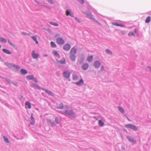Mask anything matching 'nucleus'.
I'll return each mask as SVG.
<instances>
[{
  "instance_id": "15",
  "label": "nucleus",
  "mask_w": 151,
  "mask_h": 151,
  "mask_svg": "<svg viewBox=\"0 0 151 151\" xmlns=\"http://www.w3.org/2000/svg\"><path fill=\"white\" fill-rule=\"evenodd\" d=\"M88 67V65L87 63L84 64L82 66V68L84 70L87 69Z\"/></svg>"
},
{
  "instance_id": "22",
  "label": "nucleus",
  "mask_w": 151,
  "mask_h": 151,
  "mask_svg": "<svg viewBox=\"0 0 151 151\" xmlns=\"http://www.w3.org/2000/svg\"><path fill=\"white\" fill-rule=\"evenodd\" d=\"M7 65L10 69H13L14 64L11 63H8Z\"/></svg>"
},
{
  "instance_id": "35",
  "label": "nucleus",
  "mask_w": 151,
  "mask_h": 151,
  "mask_svg": "<svg viewBox=\"0 0 151 151\" xmlns=\"http://www.w3.org/2000/svg\"><path fill=\"white\" fill-rule=\"evenodd\" d=\"M106 52L107 53L110 54H112V52L109 49H106Z\"/></svg>"
},
{
  "instance_id": "33",
  "label": "nucleus",
  "mask_w": 151,
  "mask_h": 151,
  "mask_svg": "<svg viewBox=\"0 0 151 151\" xmlns=\"http://www.w3.org/2000/svg\"><path fill=\"white\" fill-rule=\"evenodd\" d=\"M13 67V69L14 68L16 69H19L20 68V66L15 65H14V67Z\"/></svg>"
},
{
  "instance_id": "25",
  "label": "nucleus",
  "mask_w": 151,
  "mask_h": 151,
  "mask_svg": "<svg viewBox=\"0 0 151 151\" xmlns=\"http://www.w3.org/2000/svg\"><path fill=\"white\" fill-rule=\"evenodd\" d=\"M99 125L101 127H102L104 125V123L102 122L101 120H100L99 122Z\"/></svg>"
},
{
  "instance_id": "8",
  "label": "nucleus",
  "mask_w": 151,
  "mask_h": 151,
  "mask_svg": "<svg viewBox=\"0 0 151 151\" xmlns=\"http://www.w3.org/2000/svg\"><path fill=\"white\" fill-rule=\"evenodd\" d=\"M32 58L34 59H37L38 57V55L37 54H35L34 50L32 51Z\"/></svg>"
},
{
  "instance_id": "17",
  "label": "nucleus",
  "mask_w": 151,
  "mask_h": 151,
  "mask_svg": "<svg viewBox=\"0 0 151 151\" xmlns=\"http://www.w3.org/2000/svg\"><path fill=\"white\" fill-rule=\"evenodd\" d=\"M30 37L34 41H35V43L37 44H38V42L37 41L36 37H35L34 36H30Z\"/></svg>"
},
{
  "instance_id": "3",
  "label": "nucleus",
  "mask_w": 151,
  "mask_h": 151,
  "mask_svg": "<svg viewBox=\"0 0 151 151\" xmlns=\"http://www.w3.org/2000/svg\"><path fill=\"white\" fill-rule=\"evenodd\" d=\"M63 75L65 78H68L70 76V73L68 71L66 70L63 73Z\"/></svg>"
},
{
  "instance_id": "29",
  "label": "nucleus",
  "mask_w": 151,
  "mask_h": 151,
  "mask_svg": "<svg viewBox=\"0 0 151 151\" xmlns=\"http://www.w3.org/2000/svg\"><path fill=\"white\" fill-rule=\"evenodd\" d=\"M3 138H4V140L7 143H9V139H8V138H7L5 136H3Z\"/></svg>"
},
{
  "instance_id": "32",
  "label": "nucleus",
  "mask_w": 151,
  "mask_h": 151,
  "mask_svg": "<svg viewBox=\"0 0 151 151\" xmlns=\"http://www.w3.org/2000/svg\"><path fill=\"white\" fill-rule=\"evenodd\" d=\"M45 92L47 93L49 95H52V92L51 91H49L47 89H46V90H45Z\"/></svg>"
},
{
  "instance_id": "1",
  "label": "nucleus",
  "mask_w": 151,
  "mask_h": 151,
  "mask_svg": "<svg viewBox=\"0 0 151 151\" xmlns=\"http://www.w3.org/2000/svg\"><path fill=\"white\" fill-rule=\"evenodd\" d=\"M61 113L64 115L70 116L73 118H74L75 117V114L72 110H69L68 109H67L64 111L61 112Z\"/></svg>"
},
{
  "instance_id": "23",
  "label": "nucleus",
  "mask_w": 151,
  "mask_h": 151,
  "mask_svg": "<svg viewBox=\"0 0 151 151\" xmlns=\"http://www.w3.org/2000/svg\"><path fill=\"white\" fill-rule=\"evenodd\" d=\"M151 20L150 17V16L148 17L145 20V22L146 23H148Z\"/></svg>"
},
{
  "instance_id": "20",
  "label": "nucleus",
  "mask_w": 151,
  "mask_h": 151,
  "mask_svg": "<svg viewBox=\"0 0 151 151\" xmlns=\"http://www.w3.org/2000/svg\"><path fill=\"white\" fill-rule=\"evenodd\" d=\"M21 72L22 74L24 75L27 73V70L23 69H21Z\"/></svg>"
},
{
  "instance_id": "26",
  "label": "nucleus",
  "mask_w": 151,
  "mask_h": 151,
  "mask_svg": "<svg viewBox=\"0 0 151 151\" xmlns=\"http://www.w3.org/2000/svg\"><path fill=\"white\" fill-rule=\"evenodd\" d=\"M50 23L51 24L54 26H58V25L57 23L53 22H50Z\"/></svg>"
},
{
  "instance_id": "36",
  "label": "nucleus",
  "mask_w": 151,
  "mask_h": 151,
  "mask_svg": "<svg viewBox=\"0 0 151 151\" xmlns=\"http://www.w3.org/2000/svg\"><path fill=\"white\" fill-rule=\"evenodd\" d=\"M47 122L48 124H49L50 125H52L53 124V123L51 122V120H48L47 121Z\"/></svg>"
},
{
  "instance_id": "13",
  "label": "nucleus",
  "mask_w": 151,
  "mask_h": 151,
  "mask_svg": "<svg viewBox=\"0 0 151 151\" xmlns=\"http://www.w3.org/2000/svg\"><path fill=\"white\" fill-rule=\"evenodd\" d=\"M70 60L72 61H74L76 59V56L74 55L70 54Z\"/></svg>"
},
{
  "instance_id": "27",
  "label": "nucleus",
  "mask_w": 151,
  "mask_h": 151,
  "mask_svg": "<svg viewBox=\"0 0 151 151\" xmlns=\"http://www.w3.org/2000/svg\"><path fill=\"white\" fill-rule=\"evenodd\" d=\"M27 78L28 80H32L34 78L33 76L32 75L28 76H27Z\"/></svg>"
},
{
  "instance_id": "10",
  "label": "nucleus",
  "mask_w": 151,
  "mask_h": 151,
  "mask_svg": "<svg viewBox=\"0 0 151 151\" xmlns=\"http://www.w3.org/2000/svg\"><path fill=\"white\" fill-rule=\"evenodd\" d=\"M93 65L95 68H98L99 67L100 63L99 61H96L94 62Z\"/></svg>"
},
{
  "instance_id": "6",
  "label": "nucleus",
  "mask_w": 151,
  "mask_h": 151,
  "mask_svg": "<svg viewBox=\"0 0 151 151\" xmlns=\"http://www.w3.org/2000/svg\"><path fill=\"white\" fill-rule=\"evenodd\" d=\"M127 138L129 140L130 142L134 143L135 144L136 143V141L134 140L133 138L131 137L127 136Z\"/></svg>"
},
{
  "instance_id": "45",
  "label": "nucleus",
  "mask_w": 151,
  "mask_h": 151,
  "mask_svg": "<svg viewBox=\"0 0 151 151\" xmlns=\"http://www.w3.org/2000/svg\"><path fill=\"white\" fill-rule=\"evenodd\" d=\"M32 121V122H31V124L32 125H33L35 123V122L34 121Z\"/></svg>"
},
{
  "instance_id": "7",
  "label": "nucleus",
  "mask_w": 151,
  "mask_h": 151,
  "mask_svg": "<svg viewBox=\"0 0 151 151\" xmlns=\"http://www.w3.org/2000/svg\"><path fill=\"white\" fill-rule=\"evenodd\" d=\"M77 49L75 47L71 49L70 51V54L71 55H75L76 53Z\"/></svg>"
},
{
  "instance_id": "34",
  "label": "nucleus",
  "mask_w": 151,
  "mask_h": 151,
  "mask_svg": "<svg viewBox=\"0 0 151 151\" xmlns=\"http://www.w3.org/2000/svg\"><path fill=\"white\" fill-rule=\"evenodd\" d=\"M8 42L9 43L11 46H12V47H15V45H14V44H12V42H11L9 40H8Z\"/></svg>"
},
{
  "instance_id": "42",
  "label": "nucleus",
  "mask_w": 151,
  "mask_h": 151,
  "mask_svg": "<svg viewBox=\"0 0 151 151\" xmlns=\"http://www.w3.org/2000/svg\"><path fill=\"white\" fill-rule=\"evenodd\" d=\"M128 35L129 36H131V35H134L133 33L131 32V33H129L128 34Z\"/></svg>"
},
{
  "instance_id": "4",
  "label": "nucleus",
  "mask_w": 151,
  "mask_h": 151,
  "mask_svg": "<svg viewBox=\"0 0 151 151\" xmlns=\"http://www.w3.org/2000/svg\"><path fill=\"white\" fill-rule=\"evenodd\" d=\"M56 41L57 43L59 44L62 45L64 43V40L61 37L58 38Z\"/></svg>"
},
{
  "instance_id": "39",
  "label": "nucleus",
  "mask_w": 151,
  "mask_h": 151,
  "mask_svg": "<svg viewBox=\"0 0 151 151\" xmlns=\"http://www.w3.org/2000/svg\"><path fill=\"white\" fill-rule=\"evenodd\" d=\"M48 1L51 4H53V1L52 0H48Z\"/></svg>"
},
{
  "instance_id": "9",
  "label": "nucleus",
  "mask_w": 151,
  "mask_h": 151,
  "mask_svg": "<svg viewBox=\"0 0 151 151\" xmlns=\"http://www.w3.org/2000/svg\"><path fill=\"white\" fill-rule=\"evenodd\" d=\"M83 81L82 79H81L78 82H76L75 84L78 86H81L83 85Z\"/></svg>"
},
{
  "instance_id": "40",
  "label": "nucleus",
  "mask_w": 151,
  "mask_h": 151,
  "mask_svg": "<svg viewBox=\"0 0 151 151\" xmlns=\"http://www.w3.org/2000/svg\"><path fill=\"white\" fill-rule=\"evenodd\" d=\"M33 115L32 114H31V119L32 121H34V118L33 117Z\"/></svg>"
},
{
  "instance_id": "5",
  "label": "nucleus",
  "mask_w": 151,
  "mask_h": 151,
  "mask_svg": "<svg viewBox=\"0 0 151 151\" xmlns=\"http://www.w3.org/2000/svg\"><path fill=\"white\" fill-rule=\"evenodd\" d=\"M63 48L65 50H68L70 48V46L69 44H66L63 46Z\"/></svg>"
},
{
  "instance_id": "11",
  "label": "nucleus",
  "mask_w": 151,
  "mask_h": 151,
  "mask_svg": "<svg viewBox=\"0 0 151 151\" xmlns=\"http://www.w3.org/2000/svg\"><path fill=\"white\" fill-rule=\"evenodd\" d=\"M57 62L58 63L62 64H64L66 62L64 58H63L60 60H57Z\"/></svg>"
},
{
  "instance_id": "38",
  "label": "nucleus",
  "mask_w": 151,
  "mask_h": 151,
  "mask_svg": "<svg viewBox=\"0 0 151 151\" xmlns=\"http://www.w3.org/2000/svg\"><path fill=\"white\" fill-rule=\"evenodd\" d=\"M55 122L57 124L59 123V121L58 118L57 117L55 118Z\"/></svg>"
},
{
  "instance_id": "51",
  "label": "nucleus",
  "mask_w": 151,
  "mask_h": 151,
  "mask_svg": "<svg viewBox=\"0 0 151 151\" xmlns=\"http://www.w3.org/2000/svg\"><path fill=\"white\" fill-rule=\"evenodd\" d=\"M150 70L151 71V68L150 67Z\"/></svg>"
},
{
  "instance_id": "30",
  "label": "nucleus",
  "mask_w": 151,
  "mask_h": 151,
  "mask_svg": "<svg viewBox=\"0 0 151 151\" xmlns=\"http://www.w3.org/2000/svg\"><path fill=\"white\" fill-rule=\"evenodd\" d=\"M51 46L52 47H56L55 44L53 42H51L50 43Z\"/></svg>"
},
{
  "instance_id": "52",
  "label": "nucleus",
  "mask_w": 151,
  "mask_h": 151,
  "mask_svg": "<svg viewBox=\"0 0 151 151\" xmlns=\"http://www.w3.org/2000/svg\"><path fill=\"white\" fill-rule=\"evenodd\" d=\"M1 47V45H0V48Z\"/></svg>"
},
{
  "instance_id": "28",
  "label": "nucleus",
  "mask_w": 151,
  "mask_h": 151,
  "mask_svg": "<svg viewBox=\"0 0 151 151\" xmlns=\"http://www.w3.org/2000/svg\"><path fill=\"white\" fill-rule=\"evenodd\" d=\"M118 109H119V110L122 113H124V110L123 109L120 107V106H118Z\"/></svg>"
},
{
  "instance_id": "46",
  "label": "nucleus",
  "mask_w": 151,
  "mask_h": 151,
  "mask_svg": "<svg viewBox=\"0 0 151 151\" xmlns=\"http://www.w3.org/2000/svg\"><path fill=\"white\" fill-rule=\"evenodd\" d=\"M41 88L44 91H45V90H46V89H45L44 88Z\"/></svg>"
},
{
  "instance_id": "50",
  "label": "nucleus",
  "mask_w": 151,
  "mask_h": 151,
  "mask_svg": "<svg viewBox=\"0 0 151 151\" xmlns=\"http://www.w3.org/2000/svg\"><path fill=\"white\" fill-rule=\"evenodd\" d=\"M122 34H124V32H122Z\"/></svg>"
},
{
  "instance_id": "12",
  "label": "nucleus",
  "mask_w": 151,
  "mask_h": 151,
  "mask_svg": "<svg viewBox=\"0 0 151 151\" xmlns=\"http://www.w3.org/2000/svg\"><path fill=\"white\" fill-rule=\"evenodd\" d=\"M0 42H1L5 43L7 42V40L4 37H0Z\"/></svg>"
},
{
  "instance_id": "37",
  "label": "nucleus",
  "mask_w": 151,
  "mask_h": 151,
  "mask_svg": "<svg viewBox=\"0 0 151 151\" xmlns=\"http://www.w3.org/2000/svg\"><path fill=\"white\" fill-rule=\"evenodd\" d=\"M66 14L67 16H68L69 15L70 16H72V15L71 14H70V12L68 10L66 11Z\"/></svg>"
},
{
  "instance_id": "47",
  "label": "nucleus",
  "mask_w": 151,
  "mask_h": 151,
  "mask_svg": "<svg viewBox=\"0 0 151 151\" xmlns=\"http://www.w3.org/2000/svg\"><path fill=\"white\" fill-rule=\"evenodd\" d=\"M101 70H103L104 69V67L103 66H102L101 67Z\"/></svg>"
},
{
  "instance_id": "44",
  "label": "nucleus",
  "mask_w": 151,
  "mask_h": 151,
  "mask_svg": "<svg viewBox=\"0 0 151 151\" xmlns=\"http://www.w3.org/2000/svg\"><path fill=\"white\" fill-rule=\"evenodd\" d=\"M22 34H23L24 35H29V34H27L26 33L24 32H22Z\"/></svg>"
},
{
  "instance_id": "14",
  "label": "nucleus",
  "mask_w": 151,
  "mask_h": 151,
  "mask_svg": "<svg viewBox=\"0 0 151 151\" xmlns=\"http://www.w3.org/2000/svg\"><path fill=\"white\" fill-rule=\"evenodd\" d=\"M112 24L116 26H120V27H124V25H123L122 24H119L117 22H113V23H112Z\"/></svg>"
},
{
  "instance_id": "24",
  "label": "nucleus",
  "mask_w": 151,
  "mask_h": 151,
  "mask_svg": "<svg viewBox=\"0 0 151 151\" xmlns=\"http://www.w3.org/2000/svg\"><path fill=\"white\" fill-rule=\"evenodd\" d=\"M93 57L92 56H88L87 58V60L88 61L91 62L93 60Z\"/></svg>"
},
{
  "instance_id": "48",
  "label": "nucleus",
  "mask_w": 151,
  "mask_h": 151,
  "mask_svg": "<svg viewBox=\"0 0 151 151\" xmlns=\"http://www.w3.org/2000/svg\"><path fill=\"white\" fill-rule=\"evenodd\" d=\"M127 119H128V120L129 121H130V119L128 118L127 116Z\"/></svg>"
},
{
  "instance_id": "19",
  "label": "nucleus",
  "mask_w": 151,
  "mask_h": 151,
  "mask_svg": "<svg viewBox=\"0 0 151 151\" xmlns=\"http://www.w3.org/2000/svg\"><path fill=\"white\" fill-rule=\"evenodd\" d=\"M58 109H63V105L62 103H60L59 105H58L57 106Z\"/></svg>"
},
{
  "instance_id": "41",
  "label": "nucleus",
  "mask_w": 151,
  "mask_h": 151,
  "mask_svg": "<svg viewBox=\"0 0 151 151\" xmlns=\"http://www.w3.org/2000/svg\"><path fill=\"white\" fill-rule=\"evenodd\" d=\"M79 2L81 4H83L84 3V0H79Z\"/></svg>"
},
{
  "instance_id": "2",
  "label": "nucleus",
  "mask_w": 151,
  "mask_h": 151,
  "mask_svg": "<svg viewBox=\"0 0 151 151\" xmlns=\"http://www.w3.org/2000/svg\"><path fill=\"white\" fill-rule=\"evenodd\" d=\"M124 126L127 128H129L135 131H137L138 130L137 127L135 126L132 124H126Z\"/></svg>"
},
{
  "instance_id": "49",
  "label": "nucleus",
  "mask_w": 151,
  "mask_h": 151,
  "mask_svg": "<svg viewBox=\"0 0 151 151\" xmlns=\"http://www.w3.org/2000/svg\"><path fill=\"white\" fill-rule=\"evenodd\" d=\"M65 107H66L67 108V109H68V106H65Z\"/></svg>"
},
{
  "instance_id": "21",
  "label": "nucleus",
  "mask_w": 151,
  "mask_h": 151,
  "mask_svg": "<svg viewBox=\"0 0 151 151\" xmlns=\"http://www.w3.org/2000/svg\"><path fill=\"white\" fill-rule=\"evenodd\" d=\"M25 105L28 106V108L29 109L31 107V105L30 103L28 101H26L25 103Z\"/></svg>"
},
{
  "instance_id": "18",
  "label": "nucleus",
  "mask_w": 151,
  "mask_h": 151,
  "mask_svg": "<svg viewBox=\"0 0 151 151\" xmlns=\"http://www.w3.org/2000/svg\"><path fill=\"white\" fill-rule=\"evenodd\" d=\"M73 80L76 81L78 79V76L76 74H73Z\"/></svg>"
},
{
  "instance_id": "31",
  "label": "nucleus",
  "mask_w": 151,
  "mask_h": 151,
  "mask_svg": "<svg viewBox=\"0 0 151 151\" xmlns=\"http://www.w3.org/2000/svg\"><path fill=\"white\" fill-rule=\"evenodd\" d=\"M53 54L56 56H58L59 55V53L56 50H54L53 51Z\"/></svg>"
},
{
  "instance_id": "16",
  "label": "nucleus",
  "mask_w": 151,
  "mask_h": 151,
  "mask_svg": "<svg viewBox=\"0 0 151 151\" xmlns=\"http://www.w3.org/2000/svg\"><path fill=\"white\" fill-rule=\"evenodd\" d=\"M2 51L4 52L7 54H11V52L8 50L5 49H2Z\"/></svg>"
},
{
  "instance_id": "43",
  "label": "nucleus",
  "mask_w": 151,
  "mask_h": 151,
  "mask_svg": "<svg viewBox=\"0 0 151 151\" xmlns=\"http://www.w3.org/2000/svg\"><path fill=\"white\" fill-rule=\"evenodd\" d=\"M34 79V81H35V83H37L38 81H37V78H34L33 79Z\"/></svg>"
}]
</instances>
